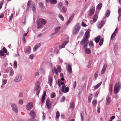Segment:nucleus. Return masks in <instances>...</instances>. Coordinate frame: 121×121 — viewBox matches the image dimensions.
I'll use <instances>...</instances> for the list:
<instances>
[{"label": "nucleus", "mask_w": 121, "mask_h": 121, "mask_svg": "<svg viewBox=\"0 0 121 121\" xmlns=\"http://www.w3.org/2000/svg\"><path fill=\"white\" fill-rule=\"evenodd\" d=\"M69 91V88L68 87H67L65 88V90H64V91H62L64 93H65L68 92Z\"/></svg>", "instance_id": "nucleus-38"}, {"label": "nucleus", "mask_w": 121, "mask_h": 121, "mask_svg": "<svg viewBox=\"0 0 121 121\" xmlns=\"http://www.w3.org/2000/svg\"><path fill=\"white\" fill-rule=\"evenodd\" d=\"M35 113L33 110L31 111L30 113V117H31L32 118L34 119L35 116Z\"/></svg>", "instance_id": "nucleus-14"}, {"label": "nucleus", "mask_w": 121, "mask_h": 121, "mask_svg": "<svg viewBox=\"0 0 121 121\" xmlns=\"http://www.w3.org/2000/svg\"><path fill=\"white\" fill-rule=\"evenodd\" d=\"M22 75L20 74H19L16 76L14 81L15 82H18L21 81L22 80Z\"/></svg>", "instance_id": "nucleus-7"}, {"label": "nucleus", "mask_w": 121, "mask_h": 121, "mask_svg": "<svg viewBox=\"0 0 121 121\" xmlns=\"http://www.w3.org/2000/svg\"><path fill=\"white\" fill-rule=\"evenodd\" d=\"M53 79L52 77L51 76H49L48 77V82L50 86L52 85Z\"/></svg>", "instance_id": "nucleus-12"}, {"label": "nucleus", "mask_w": 121, "mask_h": 121, "mask_svg": "<svg viewBox=\"0 0 121 121\" xmlns=\"http://www.w3.org/2000/svg\"><path fill=\"white\" fill-rule=\"evenodd\" d=\"M19 103L20 104L22 105L23 104V101L22 100H20L19 101Z\"/></svg>", "instance_id": "nucleus-60"}, {"label": "nucleus", "mask_w": 121, "mask_h": 121, "mask_svg": "<svg viewBox=\"0 0 121 121\" xmlns=\"http://www.w3.org/2000/svg\"><path fill=\"white\" fill-rule=\"evenodd\" d=\"M65 97L64 96H63L61 99V101H63L65 100Z\"/></svg>", "instance_id": "nucleus-64"}, {"label": "nucleus", "mask_w": 121, "mask_h": 121, "mask_svg": "<svg viewBox=\"0 0 121 121\" xmlns=\"http://www.w3.org/2000/svg\"><path fill=\"white\" fill-rule=\"evenodd\" d=\"M13 66L14 67L16 68L17 67V62L16 60L15 61L13 64Z\"/></svg>", "instance_id": "nucleus-46"}, {"label": "nucleus", "mask_w": 121, "mask_h": 121, "mask_svg": "<svg viewBox=\"0 0 121 121\" xmlns=\"http://www.w3.org/2000/svg\"><path fill=\"white\" fill-rule=\"evenodd\" d=\"M56 34V33L55 32L52 33L50 35V37L51 38L53 37Z\"/></svg>", "instance_id": "nucleus-49"}, {"label": "nucleus", "mask_w": 121, "mask_h": 121, "mask_svg": "<svg viewBox=\"0 0 121 121\" xmlns=\"http://www.w3.org/2000/svg\"><path fill=\"white\" fill-rule=\"evenodd\" d=\"M84 115L83 112H81L80 114V115L81 118V120L82 121H83L84 120V117H83V115Z\"/></svg>", "instance_id": "nucleus-42"}, {"label": "nucleus", "mask_w": 121, "mask_h": 121, "mask_svg": "<svg viewBox=\"0 0 121 121\" xmlns=\"http://www.w3.org/2000/svg\"><path fill=\"white\" fill-rule=\"evenodd\" d=\"M98 18V16L97 15L95 14L94 15L93 17V22H96Z\"/></svg>", "instance_id": "nucleus-21"}, {"label": "nucleus", "mask_w": 121, "mask_h": 121, "mask_svg": "<svg viewBox=\"0 0 121 121\" xmlns=\"http://www.w3.org/2000/svg\"><path fill=\"white\" fill-rule=\"evenodd\" d=\"M33 104L31 102H29L26 106V109L28 111H30L33 108Z\"/></svg>", "instance_id": "nucleus-6"}, {"label": "nucleus", "mask_w": 121, "mask_h": 121, "mask_svg": "<svg viewBox=\"0 0 121 121\" xmlns=\"http://www.w3.org/2000/svg\"><path fill=\"white\" fill-rule=\"evenodd\" d=\"M90 33V29H88L85 34V37L80 42V44L81 45L83 44V48L84 49L85 52L87 54H90L91 52V50L89 48H86L89 42L87 39L89 37Z\"/></svg>", "instance_id": "nucleus-1"}, {"label": "nucleus", "mask_w": 121, "mask_h": 121, "mask_svg": "<svg viewBox=\"0 0 121 121\" xmlns=\"http://www.w3.org/2000/svg\"><path fill=\"white\" fill-rule=\"evenodd\" d=\"M40 43H38L37 44L34 48V50L35 51H36L37 49L40 46Z\"/></svg>", "instance_id": "nucleus-20"}, {"label": "nucleus", "mask_w": 121, "mask_h": 121, "mask_svg": "<svg viewBox=\"0 0 121 121\" xmlns=\"http://www.w3.org/2000/svg\"><path fill=\"white\" fill-rule=\"evenodd\" d=\"M40 90V87L35 86L34 89V90L35 91H37V90Z\"/></svg>", "instance_id": "nucleus-39"}, {"label": "nucleus", "mask_w": 121, "mask_h": 121, "mask_svg": "<svg viewBox=\"0 0 121 121\" xmlns=\"http://www.w3.org/2000/svg\"><path fill=\"white\" fill-rule=\"evenodd\" d=\"M121 85L119 82H117L115 84L114 88V92L115 94H116L120 89Z\"/></svg>", "instance_id": "nucleus-3"}, {"label": "nucleus", "mask_w": 121, "mask_h": 121, "mask_svg": "<svg viewBox=\"0 0 121 121\" xmlns=\"http://www.w3.org/2000/svg\"><path fill=\"white\" fill-rule=\"evenodd\" d=\"M100 39V36L99 35L95 39V41L96 43H98Z\"/></svg>", "instance_id": "nucleus-22"}, {"label": "nucleus", "mask_w": 121, "mask_h": 121, "mask_svg": "<svg viewBox=\"0 0 121 121\" xmlns=\"http://www.w3.org/2000/svg\"><path fill=\"white\" fill-rule=\"evenodd\" d=\"M65 85H64L62 86L61 89V91L62 92L64 91V90L65 89Z\"/></svg>", "instance_id": "nucleus-51"}, {"label": "nucleus", "mask_w": 121, "mask_h": 121, "mask_svg": "<svg viewBox=\"0 0 121 121\" xmlns=\"http://www.w3.org/2000/svg\"><path fill=\"white\" fill-rule=\"evenodd\" d=\"M7 80L6 79H4L3 80V85H4L7 82Z\"/></svg>", "instance_id": "nucleus-55"}, {"label": "nucleus", "mask_w": 121, "mask_h": 121, "mask_svg": "<svg viewBox=\"0 0 121 121\" xmlns=\"http://www.w3.org/2000/svg\"><path fill=\"white\" fill-rule=\"evenodd\" d=\"M51 97L52 98L55 97L56 96L55 94V93L53 92L52 93L51 95Z\"/></svg>", "instance_id": "nucleus-48"}, {"label": "nucleus", "mask_w": 121, "mask_h": 121, "mask_svg": "<svg viewBox=\"0 0 121 121\" xmlns=\"http://www.w3.org/2000/svg\"><path fill=\"white\" fill-rule=\"evenodd\" d=\"M101 83V82H100V83H98L97 85L95 86L94 87V89H97L98 87L100 86Z\"/></svg>", "instance_id": "nucleus-37"}, {"label": "nucleus", "mask_w": 121, "mask_h": 121, "mask_svg": "<svg viewBox=\"0 0 121 121\" xmlns=\"http://www.w3.org/2000/svg\"><path fill=\"white\" fill-rule=\"evenodd\" d=\"M96 103L97 101L96 100H94L92 102V104L94 107L96 105Z\"/></svg>", "instance_id": "nucleus-45"}, {"label": "nucleus", "mask_w": 121, "mask_h": 121, "mask_svg": "<svg viewBox=\"0 0 121 121\" xmlns=\"http://www.w3.org/2000/svg\"><path fill=\"white\" fill-rule=\"evenodd\" d=\"M31 47L30 46H27L25 47L24 51L25 53L30 54V53Z\"/></svg>", "instance_id": "nucleus-8"}, {"label": "nucleus", "mask_w": 121, "mask_h": 121, "mask_svg": "<svg viewBox=\"0 0 121 121\" xmlns=\"http://www.w3.org/2000/svg\"><path fill=\"white\" fill-rule=\"evenodd\" d=\"M46 22V21L44 19L42 18L38 19L37 22V23L38 25L37 28L38 29L40 28L43 26L45 25Z\"/></svg>", "instance_id": "nucleus-2"}, {"label": "nucleus", "mask_w": 121, "mask_h": 121, "mask_svg": "<svg viewBox=\"0 0 121 121\" xmlns=\"http://www.w3.org/2000/svg\"><path fill=\"white\" fill-rule=\"evenodd\" d=\"M14 73V72L13 70L12 69H11L10 72V75L12 76L13 75Z\"/></svg>", "instance_id": "nucleus-40"}, {"label": "nucleus", "mask_w": 121, "mask_h": 121, "mask_svg": "<svg viewBox=\"0 0 121 121\" xmlns=\"http://www.w3.org/2000/svg\"><path fill=\"white\" fill-rule=\"evenodd\" d=\"M89 45L90 47H91L92 48H93L94 47V44L93 42L92 41H90Z\"/></svg>", "instance_id": "nucleus-34"}, {"label": "nucleus", "mask_w": 121, "mask_h": 121, "mask_svg": "<svg viewBox=\"0 0 121 121\" xmlns=\"http://www.w3.org/2000/svg\"><path fill=\"white\" fill-rule=\"evenodd\" d=\"M13 13H12L11 15L10 18V21L12 19L13 17Z\"/></svg>", "instance_id": "nucleus-62"}, {"label": "nucleus", "mask_w": 121, "mask_h": 121, "mask_svg": "<svg viewBox=\"0 0 121 121\" xmlns=\"http://www.w3.org/2000/svg\"><path fill=\"white\" fill-rule=\"evenodd\" d=\"M57 71H58V72H60L61 71V67L59 65L57 66Z\"/></svg>", "instance_id": "nucleus-41"}, {"label": "nucleus", "mask_w": 121, "mask_h": 121, "mask_svg": "<svg viewBox=\"0 0 121 121\" xmlns=\"http://www.w3.org/2000/svg\"><path fill=\"white\" fill-rule=\"evenodd\" d=\"M52 71L53 73H54L55 71V73L56 74V75H58V71L56 68H54L53 69H52Z\"/></svg>", "instance_id": "nucleus-28"}, {"label": "nucleus", "mask_w": 121, "mask_h": 121, "mask_svg": "<svg viewBox=\"0 0 121 121\" xmlns=\"http://www.w3.org/2000/svg\"><path fill=\"white\" fill-rule=\"evenodd\" d=\"M30 1H29L27 4V7L28 8V9L29 8L30 5Z\"/></svg>", "instance_id": "nucleus-58"}, {"label": "nucleus", "mask_w": 121, "mask_h": 121, "mask_svg": "<svg viewBox=\"0 0 121 121\" xmlns=\"http://www.w3.org/2000/svg\"><path fill=\"white\" fill-rule=\"evenodd\" d=\"M46 95V92L45 91L44 92L43 94L42 97V103H43L44 101V100L45 99Z\"/></svg>", "instance_id": "nucleus-24"}, {"label": "nucleus", "mask_w": 121, "mask_h": 121, "mask_svg": "<svg viewBox=\"0 0 121 121\" xmlns=\"http://www.w3.org/2000/svg\"><path fill=\"white\" fill-rule=\"evenodd\" d=\"M40 7L41 8H43V4L42 3H39V4Z\"/></svg>", "instance_id": "nucleus-56"}, {"label": "nucleus", "mask_w": 121, "mask_h": 121, "mask_svg": "<svg viewBox=\"0 0 121 121\" xmlns=\"http://www.w3.org/2000/svg\"><path fill=\"white\" fill-rule=\"evenodd\" d=\"M4 17V14L3 13H2L0 15V18H3Z\"/></svg>", "instance_id": "nucleus-63"}, {"label": "nucleus", "mask_w": 121, "mask_h": 121, "mask_svg": "<svg viewBox=\"0 0 121 121\" xmlns=\"http://www.w3.org/2000/svg\"><path fill=\"white\" fill-rule=\"evenodd\" d=\"M92 94L89 95L88 97V101L89 103H90L91 102V99L92 98Z\"/></svg>", "instance_id": "nucleus-33"}, {"label": "nucleus", "mask_w": 121, "mask_h": 121, "mask_svg": "<svg viewBox=\"0 0 121 121\" xmlns=\"http://www.w3.org/2000/svg\"><path fill=\"white\" fill-rule=\"evenodd\" d=\"M2 50L3 52H4V53H6L7 52V51L5 47L3 48Z\"/></svg>", "instance_id": "nucleus-47"}, {"label": "nucleus", "mask_w": 121, "mask_h": 121, "mask_svg": "<svg viewBox=\"0 0 121 121\" xmlns=\"http://www.w3.org/2000/svg\"><path fill=\"white\" fill-rule=\"evenodd\" d=\"M107 102H106V104L108 105L111 102L110 97L109 96H108L106 98Z\"/></svg>", "instance_id": "nucleus-18"}, {"label": "nucleus", "mask_w": 121, "mask_h": 121, "mask_svg": "<svg viewBox=\"0 0 121 121\" xmlns=\"http://www.w3.org/2000/svg\"><path fill=\"white\" fill-rule=\"evenodd\" d=\"M82 25L83 26H87L86 24L84 22H82Z\"/></svg>", "instance_id": "nucleus-59"}, {"label": "nucleus", "mask_w": 121, "mask_h": 121, "mask_svg": "<svg viewBox=\"0 0 121 121\" xmlns=\"http://www.w3.org/2000/svg\"><path fill=\"white\" fill-rule=\"evenodd\" d=\"M60 81L59 79L58 80V85L59 87H60V86L61 84H60Z\"/></svg>", "instance_id": "nucleus-61"}, {"label": "nucleus", "mask_w": 121, "mask_h": 121, "mask_svg": "<svg viewBox=\"0 0 121 121\" xmlns=\"http://www.w3.org/2000/svg\"><path fill=\"white\" fill-rule=\"evenodd\" d=\"M110 13V11L108 10H107V11L106 12V13L105 14V17H108Z\"/></svg>", "instance_id": "nucleus-31"}, {"label": "nucleus", "mask_w": 121, "mask_h": 121, "mask_svg": "<svg viewBox=\"0 0 121 121\" xmlns=\"http://www.w3.org/2000/svg\"><path fill=\"white\" fill-rule=\"evenodd\" d=\"M95 10V7L94 6H92L90 10L89 15L91 16L94 14Z\"/></svg>", "instance_id": "nucleus-10"}, {"label": "nucleus", "mask_w": 121, "mask_h": 121, "mask_svg": "<svg viewBox=\"0 0 121 121\" xmlns=\"http://www.w3.org/2000/svg\"><path fill=\"white\" fill-rule=\"evenodd\" d=\"M74 103L73 102L71 103L70 104V108L72 109L74 108Z\"/></svg>", "instance_id": "nucleus-32"}, {"label": "nucleus", "mask_w": 121, "mask_h": 121, "mask_svg": "<svg viewBox=\"0 0 121 121\" xmlns=\"http://www.w3.org/2000/svg\"><path fill=\"white\" fill-rule=\"evenodd\" d=\"M59 17L60 19H61L63 21L64 20V18L63 16L61 14L59 15Z\"/></svg>", "instance_id": "nucleus-43"}, {"label": "nucleus", "mask_w": 121, "mask_h": 121, "mask_svg": "<svg viewBox=\"0 0 121 121\" xmlns=\"http://www.w3.org/2000/svg\"><path fill=\"white\" fill-rule=\"evenodd\" d=\"M56 118L57 119L59 118L60 116V113L59 112L57 111L56 112Z\"/></svg>", "instance_id": "nucleus-35"}, {"label": "nucleus", "mask_w": 121, "mask_h": 121, "mask_svg": "<svg viewBox=\"0 0 121 121\" xmlns=\"http://www.w3.org/2000/svg\"><path fill=\"white\" fill-rule=\"evenodd\" d=\"M60 29L61 27L60 26H57L56 27L55 29V32L57 33L59 32Z\"/></svg>", "instance_id": "nucleus-27"}, {"label": "nucleus", "mask_w": 121, "mask_h": 121, "mask_svg": "<svg viewBox=\"0 0 121 121\" xmlns=\"http://www.w3.org/2000/svg\"><path fill=\"white\" fill-rule=\"evenodd\" d=\"M80 29V26L78 23H77L74 27L73 31V34H76Z\"/></svg>", "instance_id": "nucleus-4"}, {"label": "nucleus", "mask_w": 121, "mask_h": 121, "mask_svg": "<svg viewBox=\"0 0 121 121\" xmlns=\"http://www.w3.org/2000/svg\"><path fill=\"white\" fill-rule=\"evenodd\" d=\"M32 9L34 11L35 10V4H33Z\"/></svg>", "instance_id": "nucleus-54"}, {"label": "nucleus", "mask_w": 121, "mask_h": 121, "mask_svg": "<svg viewBox=\"0 0 121 121\" xmlns=\"http://www.w3.org/2000/svg\"><path fill=\"white\" fill-rule=\"evenodd\" d=\"M67 10V8L65 6H63L61 10V11L63 13H65Z\"/></svg>", "instance_id": "nucleus-29"}, {"label": "nucleus", "mask_w": 121, "mask_h": 121, "mask_svg": "<svg viewBox=\"0 0 121 121\" xmlns=\"http://www.w3.org/2000/svg\"><path fill=\"white\" fill-rule=\"evenodd\" d=\"M63 4L62 3L60 2L58 4V7L60 9H61V8L63 6Z\"/></svg>", "instance_id": "nucleus-36"}, {"label": "nucleus", "mask_w": 121, "mask_h": 121, "mask_svg": "<svg viewBox=\"0 0 121 121\" xmlns=\"http://www.w3.org/2000/svg\"><path fill=\"white\" fill-rule=\"evenodd\" d=\"M67 43L68 42L67 41H65L62 44V45L59 46V48H64L65 47V45H66Z\"/></svg>", "instance_id": "nucleus-19"}, {"label": "nucleus", "mask_w": 121, "mask_h": 121, "mask_svg": "<svg viewBox=\"0 0 121 121\" xmlns=\"http://www.w3.org/2000/svg\"><path fill=\"white\" fill-rule=\"evenodd\" d=\"M119 16L118 17V20L119 22L120 21L121 19V8H120L118 10Z\"/></svg>", "instance_id": "nucleus-16"}, {"label": "nucleus", "mask_w": 121, "mask_h": 121, "mask_svg": "<svg viewBox=\"0 0 121 121\" xmlns=\"http://www.w3.org/2000/svg\"><path fill=\"white\" fill-rule=\"evenodd\" d=\"M113 86V84H112L110 86V87L109 88V91L112 92V87Z\"/></svg>", "instance_id": "nucleus-52"}, {"label": "nucleus", "mask_w": 121, "mask_h": 121, "mask_svg": "<svg viewBox=\"0 0 121 121\" xmlns=\"http://www.w3.org/2000/svg\"><path fill=\"white\" fill-rule=\"evenodd\" d=\"M118 27H117L115 29L114 32L112 35L111 37V39L112 40H113L114 39L116 35V33H117L118 32Z\"/></svg>", "instance_id": "nucleus-9"}, {"label": "nucleus", "mask_w": 121, "mask_h": 121, "mask_svg": "<svg viewBox=\"0 0 121 121\" xmlns=\"http://www.w3.org/2000/svg\"><path fill=\"white\" fill-rule=\"evenodd\" d=\"M68 2L67 1H65L64 3L65 5L67 6L68 5Z\"/></svg>", "instance_id": "nucleus-57"}, {"label": "nucleus", "mask_w": 121, "mask_h": 121, "mask_svg": "<svg viewBox=\"0 0 121 121\" xmlns=\"http://www.w3.org/2000/svg\"><path fill=\"white\" fill-rule=\"evenodd\" d=\"M107 67V65L106 64H104L101 71V73L102 74H103L105 71Z\"/></svg>", "instance_id": "nucleus-17"}, {"label": "nucleus", "mask_w": 121, "mask_h": 121, "mask_svg": "<svg viewBox=\"0 0 121 121\" xmlns=\"http://www.w3.org/2000/svg\"><path fill=\"white\" fill-rule=\"evenodd\" d=\"M103 23L102 21L99 22L98 25V27L99 28H101L103 26Z\"/></svg>", "instance_id": "nucleus-23"}, {"label": "nucleus", "mask_w": 121, "mask_h": 121, "mask_svg": "<svg viewBox=\"0 0 121 121\" xmlns=\"http://www.w3.org/2000/svg\"><path fill=\"white\" fill-rule=\"evenodd\" d=\"M67 68L68 72L70 73H72V68L70 64L68 63Z\"/></svg>", "instance_id": "nucleus-15"}, {"label": "nucleus", "mask_w": 121, "mask_h": 121, "mask_svg": "<svg viewBox=\"0 0 121 121\" xmlns=\"http://www.w3.org/2000/svg\"><path fill=\"white\" fill-rule=\"evenodd\" d=\"M103 42L104 39L103 38H102L100 39L99 43V45L100 46H101L103 44Z\"/></svg>", "instance_id": "nucleus-30"}, {"label": "nucleus", "mask_w": 121, "mask_h": 121, "mask_svg": "<svg viewBox=\"0 0 121 121\" xmlns=\"http://www.w3.org/2000/svg\"><path fill=\"white\" fill-rule=\"evenodd\" d=\"M11 105L13 111L17 113L18 112V109L17 106L14 103H12Z\"/></svg>", "instance_id": "nucleus-5"}, {"label": "nucleus", "mask_w": 121, "mask_h": 121, "mask_svg": "<svg viewBox=\"0 0 121 121\" xmlns=\"http://www.w3.org/2000/svg\"><path fill=\"white\" fill-rule=\"evenodd\" d=\"M40 86V82L39 81H37L36 83L35 86Z\"/></svg>", "instance_id": "nucleus-53"}, {"label": "nucleus", "mask_w": 121, "mask_h": 121, "mask_svg": "<svg viewBox=\"0 0 121 121\" xmlns=\"http://www.w3.org/2000/svg\"><path fill=\"white\" fill-rule=\"evenodd\" d=\"M102 6V4L101 3H99L98 4L96 7V9L98 10H100Z\"/></svg>", "instance_id": "nucleus-26"}, {"label": "nucleus", "mask_w": 121, "mask_h": 121, "mask_svg": "<svg viewBox=\"0 0 121 121\" xmlns=\"http://www.w3.org/2000/svg\"><path fill=\"white\" fill-rule=\"evenodd\" d=\"M22 41H23V42L24 43H25L26 42V39L24 36H23L22 37Z\"/></svg>", "instance_id": "nucleus-50"}, {"label": "nucleus", "mask_w": 121, "mask_h": 121, "mask_svg": "<svg viewBox=\"0 0 121 121\" xmlns=\"http://www.w3.org/2000/svg\"><path fill=\"white\" fill-rule=\"evenodd\" d=\"M74 14L73 13H72L71 14L70 17L68 21L66 24V25H68L71 22L72 20L73 19L74 17Z\"/></svg>", "instance_id": "nucleus-11"}, {"label": "nucleus", "mask_w": 121, "mask_h": 121, "mask_svg": "<svg viewBox=\"0 0 121 121\" xmlns=\"http://www.w3.org/2000/svg\"><path fill=\"white\" fill-rule=\"evenodd\" d=\"M52 102L50 103L49 100L47 99L46 102V104L47 107L48 109H49L51 107V104L52 103Z\"/></svg>", "instance_id": "nucleus-13"}, {"label": "nucleus", "mask_w": 121, "mask_h": 121, "mask_svg": "<svg viewBox=\"0 0 121 121\" xmlns=\"http://www.w3.org/2000/svg\"><path fill=\"white\" fill-rule=\"evenodd\" d=\"M57 3V0H51L50 1V4H55Z\"/></svg>", "instance_id": "nucleus-25"}, {"label": "nucleus", "mask_w": 121, "mask_h": 121, "mask_svg": "<svg viewBox=\"0 0 121 121\" xmlns=\"http://www.w3.org/2000/svg\"><path fill=\"white\" fill-rule=\"evenodd\" d=\"M4 54L2 51L1 50L0 51V56H4Z\"/></svg>", "instance_id": "nucleus-44"}]
</instances>
